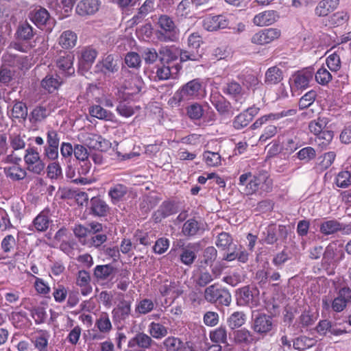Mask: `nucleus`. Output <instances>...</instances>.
<instances>
[{
	"mask_svg": "<svg viewBox=\"0 0 351 351\" xmlns=\"http://www.w3.org/2000/svg\"><path fill=\"white\" fill-rule=\"evenodd\" d=\"M62 83V80L59 76L56 75L54 77L53 75H48L42 80L41 85L43 88L49 93H52L58 89Z\"/></svg>",
	"mask_w": 351,
	"mask_h": 351,
	"instance_id": "nucleus-38",
	"label": "nucleus"
},
{
	"mask_svg": "<svg viewBox=\"0 0 351 351\" xmlns=\"http://www.w3.org/2000/svg\"><path fill=\"white\" fill-rule=\"evenodd\" d=\"M90 213L97 217H104L109 211V206L104 200L98 197L91 198L90 202Z\"/></svg>",
	"mask_w": 351,
	"mask_h": 351,
	"instance_id": "nucleus-20",
	"label": "nucleus"
},
{
	"mask_svg": "<svg viewBox=\"0 0 351 351\" xmlns=\"http://www.w3.org/2000/svg\"><path fill=\"white\" fill-rule=\"evenodd\" d=\"M34 34L32 26L27 21H25L19 23L15 36L19 40L28 41L34 37Z\"/></svg>",
	"mask_w": 351,
	"mask_h": 351,
	"instance_id": "nucleus-22",
	"label": "nucleus"
},
{
	"mask_svg": "<svg viewBox=\"0 0 351 351\" xmlns=\"http://www.w3.org/2000/svg\"><path fill=\"white\" fill-rule=\"evenodd\" d=\"M130 302L122 300L119 302L117 307L113 311V317L115 321L120 322L127 318L130 313Z\"/></svg>",
	"mask_w": 351,
	"mask_h": 351,
	"instance_id": "nucleus-31",
	"label": "nucleus"
},
{
	"mask_svg": "<svg viewBox=\"0 0 351 351\" xmlns=\"http://www.w3.org/2000/svg\"><path fill=\"white\" fill-rule=\"evenodd\" d=\"M315 77L316 81L322 85L327 84L332 79V75L330 72L324 67L318 69Z\"/></svg>",
	"mask_w": 351,
	"mask_h": 351,
	"instance_id": "nucleus-63",
	"label": "nucleus"
},
{
	"mask_svg": "<svg viewBox=\"0 0 351 351\" xmlns=\"http://www.w3.org/2000/svg\"><path fill=\"white\" fill-rule=\"evenodd\" d=\"M127 193L128 187L121 184L114 185L108 191V195L114 204L122 201Z\"/></svg>",
	"mask_w": 351,
	"mask_h": 351,
	"instance_id": "nucleus-35",
	"label": "nucleus"
},
{
	"mask_svg": "<svg viewBox=\"0 0 351 351\" xmlns=\"http://www.w3.org/2000/svg\"><path fill=\"white\" fill-rule=\"evenodd\" d=\"M49 115V110L45 106H37L30 112L29 120L33 124L43 121Z\"/></svg>",
	"mask_w": 351,
	"mask_h": 351,
	"instance_id": "nucleus-32",
	"label": "nucleus"
},
{
	"mask_svg": "<svg viewBox=\"0 0 351 351\" xmlns=\"http://www.w3.org/2000/svg\"><path fill=\"white\" fill-rule=\"evenodd\" d=\"M25 135L12 134L10 136V143L13 150L23 149L25 147Z\"/></svg>",
	"mask_w": 351,
	"mask_h": 351,
	"instance_id": "nucleus-58",
	"label": "nucleus"
},
{
	"mask_svg": "<svg viewBox=\"0 0 351 351\" xmlns=\"http://www.w3.org/2000/svg\"><path fill=\"white\" fill-rule=\"evenodd\" d=\"M191 4L189 0H182L176 8V15L178 17H187L191 12Z\"/></svg>",
	"mask_w": 351,
	"mask_h": 351,
	"instance_id": "nucleus-60",
	"label": "nucleus"
},
{
	"mask_svg": "<svg viewBox=\"0 0 351 351\" xmlns=\"http://www.w3.org/2000/svg\"><path fill=\"white\" fill-rule=\"evenodd\" d=\"M151 341V338L149 336L143 333H139L129 341L128 346L130 347H133L137 345L141 348H148Z\"/></svg>",
	"mask_w": 351,
	"mask_h": 351,
	"instance_id": "nucleus-52",
	"label": "nucleus"
},
{
	"mask_svg": "<svg viewBox=\"0 0 351 351\" xmlns=\"http://www.w3.org/2000/svg\"><path fill=\"white\" fill-rule=\"evenodd\" d=\"M232 19V16L227 13L215 16L208 15L203 20V27L209 32L230 28Z\"/></svg>",
	"mask_w": 351,
	"mask_h": 351,
	"instance_id": "nucleus-6",
	"label": "nucleus"
},
{
	"mask_svg": "<svg viewBox=\"0 0 351 351\" xmlns=\"http://www.w3.org/2000/svg\"><path fill=\"white\" fill-rule=\"evenodd\" d=\"M327 124L328 120L326 118L319 117L309 123L308 128L312 133L318 136L325 130Z\"/></svg>",
	"mask_w": 351,
	"mask_h": 351,
	"instance_id": "nucleus-47",
	"label": "nucleus"
},
{
	"mask_svg": "<svg viewBox=\"0 0 351 351\" xmlns=\"http://www.w3.org/2000/svg\"><path fill=\"white\" fill-rule=\"evenodd\" d=\"M118 59L113 55H108L97 66L101 65V71L105 74L114 73L119 70Z\"/></svg>",
	"mask_w": 351,
	"mask_h": 351,
	"instance_id": "nucleus-26",
	"label": "nucleus"
},
{
	"mask_svg": "<svg viewBox=\"0 0 351 351\" xmlns=\"http://www.w3.org/2000/svg\"><path fill=\"white\" fill-rule=\"evenodd\" d=\"M28 18L38 28L48 32H51L55 25V20L51 17L49 12L40 6H37L30 10Z\"/></svg>",
	"mask_w": 351,
	"mask_h": 351,
	"instance_id": "nucleus-4",
	"label": "nucleus"
},
{
	"mask_svg": "<svg viewBox=\"0 0 351 351\" xmlns=\"http://www.w3.org/2000/svg\"><path fill=\"white\" fill-rule=\"evenodd\" d=\"M237 79L247 89L255 88L259 82L257 77L249 72L239 75Z\"/></svg>",
	"mask_w": 351,
	"mask_h": 351,
	"instance_id": "nucleus-40",
	"label": "nucleus"
},
{
	"mask_svg": "<svg viewBox=\"0 0 351 351\" xmlns=\"http://www.w3.org/2000/svg\"><path fill=\"white\" fill-rule=\"evenodd\" d=\"M47 176L58 180L62 177V168L58 162H51L47 166Z\"/></svg>",
	"mask_w": 351,
	"mask_h": 351,
	"instance_id": "nucleus-61",
	"label": "nucleus"
},
{
	"mask_svg": "<svg viewBox=\"0 0 351 351\" xmlns=\"http://www.w3.org/2000/svg\"><path fill=\"white\" fill-rule=\"evenodd\" d=\"M317 93L315 90H310L302 96L298 103L300 109H305L309 107L315 100Z\"/></svg>",
	"mask_w": 351,
	"mask_h": 351,
	"instance_id": "nucleus-55",
	"label": "nucleus"
},
{
	"mask_svg": "<svg viewBox=\"0 0 351 351\" xmlns=\"http://www.w3.org/2000/svg\"><path fill=\"white\" fill-rule=\"evenodd\" d=\"M76 285L80 287L81 293L86 295L92 292L93 288L90 285V276L85 270H80L76 276Z\"/></svg>",
	"mask_w": 351,
	"mask_h": 351,
	"instance_id": "nucleus-21",
	"label": "nucleus"
},
{
	"mask_svg": "<svg viewBox=\"0 0 351 351\" xmlns=\"http://www.w3.org/2000/svg\"><path fill=\"white\" fill-rule=\"evenodd\" d=\"M246 321V315L243 312L233 313L228 319V326L231 329L241 327Z\"/></svg>",
	"mask_w": 351,
	"mask_h": 351,
	"instance_id": "nucleus-42",
	"label": "nucleus"
},
{
	"mask_svg": "<svg viewBox=\"0 0 351 351\" xmlns=\"http://www.w3.org/2000/svg\"><path fill=\"white\" fill-rule=\"evenodd\" d=\"M176 213L174 206L170 203L163 202L158 209L154 213V217L156 222L160 221L162 219L169 217Z\"/></svg>",
	"mask_w": 351,
	"mask_h": 351,
	"instance_id": "nucleus-33",
	"label": "nucleus"
},
{
	"mask_svg": "<svg viewBox=\"0 0 351 351\" xmlns=\"http://www.w3.org/2000/svg\"><path fill=\"white\" fill-rule=\"evenodd\" d=\"M228 335L230 346L233 343L247 342L250 339L248 330H230Z\"/></svg>",
	"mask_w": 351,
	"mask_h": 351,
	"instance_id": "nucleus-45",
	"label": "nucleus"
},
{
	"mask_svg": "<svg viewBox=\"0 0 351 351\" xmlns=\"http://www.w3.org/2000/svg\"><path fill=\"white\" fill-rule=\"evenodd\" d=\"M278 19L279 15L276 11L265 10L256 14L252 22L256 26H269L276 22Z\"/></svg>",
	"mask_w": 351,
	"mask_h": 351,
	"instance_id": "nucleus-13",
	"label": "nucleus"
},
{
	"mask_svg": "<svg viewBox=\"0 0 351 351\" xmlns=\"http://www.w3.org/2000/svg\"><path fill=\"white\" fill-rule=\"evenodd\" d=\"M296 155L299 160L307 162L315 158L316 152L313 147H306L300 149Z\"/></svg>",
	"mask_w": 351,
	"mask_h": 351,
	"instance_id": "nucleus-59",
	"label": "nucleus"
},
{
	"mask_svg": "<svg viewBox=\"0 0 351 351\" xmlns=\"http://www.w3.org/2000/svg\"><path fill=\"white\" fill-rule=\"evenodd\" d=\"M125 63L130 68L138 69L141 64L140 56L136 52H128L125 57Z\"/></svg>",
	"mask_w": 351,
	"mask_h": 351,
	"instance_id": "nucleus-57",
	"label": "nucleus"
},
{
	"mask_svg": "<svg viewBox=\"0 0 351 351\" xmlns=\"http://www.w3.org/2000/svg\"><path fill=\"white\" fill-rule=\"evenodd\" d=\"M204 298L209 303L225 306H230L232 302V296L229 291L217 283L205 289Z\"/></svg>",
	"mask_w": 351,
	"mask_h": 351,
	"instance_id": "nucleus-3",
	"label": "nucleus"
},
{
	"mask_svg": "<svg viewBox=\"0 0 351 351\" xmlns=\"http://www.w3.org/2000/svg\"><path fill=\"white\" fill-rule=\"evenodd\" d=\"M226 330H211L210 332V338L213 343H223L224 346H230L229 338L226 337Z\"/></svg>",
	"mask_w": 351,
	"mask_h": 351,
	"instance_id": "nucleus-49",
	"label": "nucleus"
},
{
	"mask_svg": "<svg viewBox=\"0 0 351 351\" xmlns=\"http://www.w3.org/2000/svg\"><path fill=\"white\" fill-rule=\"evenodd\" d=\"M339 0H322L315 8V14L326 16L333 12L338 6Z\"/></svg>",
	"mask_w": 351,
	"mask_h": 351,
	"instance_id": "nucleus-24",
	"label": "nucleus"
},
{
	"mask_svg": "<svg viewBox=\"0 0 351 351\" xmlns=\"http://www.w3.org/2000/svg\"><path fill=\"white\" fill-rule=\"evenodd\" d=\"M204 159L210 167H217L221 164V156L217 152L206 151L204 153Z\"/></svg>",
	"mask_w": 351,
	"mask_h": 351,
	"instance_id": "nucleus-56",
	"label": "nucleus"
},
{
	"mask_svg": "<svg viewBox=\"0 0 351 351\" xmlns=\"http://www.w3.org/2000/svg\"><path fill=\"white\" fill-rule=\"evenodd\" d=\"M117 111L121 116L128 118L134 114L135 108L127 103L120 101L117 107Z\"/></svg>",
	"mask_w": 351,
	"mask_h": 351,
	"instance_id": "nucleus-62",
	"label": "nucleus"
},
{
	"mask_svg": "<svg viewBox=\"0 0 351 351\" xmlns=\"http://www.w3.org/2000/svg\"><path fill=\"white\" fill-rule=\"evenodd\" d=\"M341 229L342 223L335 219L323 221L319 225V231L324 235L335 234Z\"/></svg>",
	"mask_w": 351,
	"mask_h": 351,
	"instance_id": "nucleus-27",
	"label": "nucleus"
},
{
	"mask_svg": "<svg viewBox=\"0 0 351 351\" xmlns=\"http://www.w3.org/2000/svg\"><path fill=\"white\" fill-rule=\"evenodd\" d=\"M237 304L254 308L258 306L260 302L259 291L256 288L245 286L239 289L236 292Z\"/></svg>",
	"mask_w": 351,
	"mask_h": 351,
	"instance_id": "nucleus-5",
	"label": "nucleus"
},
{
	"mask_svg": "<svg viewBox=\"0 0 351 351\" xmlns=\"http://www.w3.org/2000/svg\"><path fill=\"white\" fill-rule=\"evenodd\" d=\"M27 114V108L25 104L18 101L14 104L11 113L13 118L25 120Z\"/></svg>",
	"mask_w": 351,
	"mask_h": 351,
	"instance_id": "nucleus-48",
	"label": "nucleus"
},
{
	"mask_svg": "<svg viewBox=\"0 0 351 351\" xmlns=\"http://www.w3.org/2000/svg\"><path fill=\"white\" fill-rule=\"evenodd\" d=\"M215 244L222 250H230L232 244V238L229 233L222 232L217 235Z\"/></svg>",
	"mask_w": 351,
	"mask_h": 351,
	"instance_id": "nucleus-44",
	"label": "nucleus"
},
{
	"mask_svg": "<svg viewBox=\"0 0 351 351\" xmlns=\"http://www.w3.org/2000/svg\"><path fill=\"white\" fill-rule=\"evenodd\" d=\"M98 55L97 51L91 46L84 47L80 51V62L86 67H90Z\"/></svg>",
	"mask_w": 351,
	"mask_h": 351,
	"instance_id": "nucleus-25",
	"label": "nucleus"
},
{
	"mask_svg": "<svg viewBox=\"0 0 351 351\" xmlns=\"http://www.w3.org/2000/svg\"><path fill=\"white\" fill-rule=\"evenodd\" d=\"M159 27L156 32L158 40L164 43L176 42L178 40L179 29L172 18L166 14H161L158 19Z\"/></svg>",
	"mask_w": 351,
	"mask_h": 351,
	"instance_id": "nucleus-2",
	"label": "nucleus"
},
{
	"mask_svg": "<svg viewBox=\"0 0 351 351\" xmlns=\"http://www.w3.org/2000/svg\"><path fill=\"white\" fill-rule=\"evenodd\" d=\"M88 112L91 117L105 121H112L114 117L113 113L104 109L99 105H93L90 106Z\"/></svg>",
	"mask_w": 351,
	"mask_h": 351,
	"instance_id": "nucleus-29",
	"label": "nucleus"
},
{
	"mask_svg": "<svg viewBox=\"0 0 351 351\" xmlns=\"http://www.w3.org/2000/svg\"><path fill=\"white\" fill-rule=\"evenodd\" d=\"M351 304V289L343 287L337 293L331 304V309L337 313L342 312L348 306Z\"/></svg>",
	"mask_w": 351,
	"mask_h": 351,
	"instance_id": "nucleus-10",
	"label": "nucleus"
},
{
	"mask_svg": "<svg viewBox=\"0 0 351 351\" xmlns=\"http://www.w3.org/2000/svg\"><path fill=\"white\" fill-rule=\"evenodd\" d=\"M254 329H265L269 328L275 325L273 324L271 317L264 313H258L253 315Z\"/></svg>",
	"mask_w": 351,
	"mask_h": 351,
	"instance_id": "nucleus-36",
	"label": "nucleus"
},
{
	"mask_svg": "<svg viewBox=\"0 0 351 351\" xmlns=\"http://www.w3.org/2000/svg\"><path fill=\"white\" fill-rule=\"evenodd\" d=\"M317 341L313 337L301 336L293 340V347L297 350H305L315 345Z\"/></svg>",
	"mask_w": 351,
	"mask_h": 351,
	"instance_id": "nucleus-41",
	"label": "nucleus"
},
{
	"mask_svg": "<svg viewBox=\"0 0 351 351\" xmlns=\"http://www.w3.org/2000/svg\"><path fill=\"white\" fill-rule=\"evenodd\" d=\"M99 8L98 0H82L76 7V12L80 16L95 14Z\"/></svg>",
	"mask_w": 351,
	"mask_h": 351,
	"instance_id": "nucleus-18",
	"label": "nucleus"
},
{
	"mask_svg": "<svg viewBox=\"0 0 351 351\" xmlns=\"http://www.w3.org/2000/svg\"><path fill=\"white\" fill-rule=\"evenodd\" d=\"M241 190L246 195L255 193L258 190L256 182L254 180L253 174L251 173H243L239 177V183Z\"/></svg>",
	"mask_w": 351,
	"mask_h": 351,
	"instance_id": "nucleus-17",
	"label": "nucleus"
},
{
	"mask_svg": "<svg viewBox=\"0 0 351 351\" xmlns=\"http://www.w3.org/2000/svg\"><path fill=\"white\" fill-rule=\"evenodd\" d=\"M282 79V71L277 66L269 68L265 73V82L268 85L276 84L280 82Z\"/></svg>",
	"mask_w": 351,
	"mask_h": 351,
	"instance_id": "nucleus-30",
	"label": "nucleus"
},
{
	"mask_svg": "<svg viewBox=\"0 0 351 351\" xmlns=\"http://www.w3.org/2000/svg\"><path fill=\"white\" fill-rule=\"evenodd\" d=\"M156 0H145L142 5L138 9L137 14L131 19L132 25H137L150 12L154 10Z\"/></svg>",
	"mask_w": 351,
	"mask_h": 351,
	"instance_id": "nucleus-23",
	"label": "nucleus"
},
{
	"mask_svg": "<svg viewBox=\"0 0 351 351\" xmlns=\"http://www.w3.org/2000/svg\"><path fill=\"white\" fill-rule=\"evenodd\" d=\"M74 55L71 52L61 51L56 60L57 67L65 75L69 76L75 73L73 67Z\"/></svg>",
	"mask_w": 351,
	"mask_h": 351,
	"instance_id": "nucleus-11",
	"label": "nucleus"
},
{
	"mask_svg": "<svg viewBox=\"0 0 351 351\" xmlns=\"http://www.w3.org/2000/svg\"><path fill=\"white\" fill-rule=\"evenodd\" d=\"M253 178L258 189L269 191L271 189V180L269 178L266 172L253 175Z\"/></svg>",
	"mask_w": 351,
	"mask_h": 351,
	"instance_id": "nucleus-43",
	"label": "nucleus"
},
{
	"mask_svg": "<svg viewBox=\"0 0 351 351\" xmlns=\"http://www.w3.org/2000/svg\"><path fill=\"white\" fill-rule=\"evenodd\" d=\"M210 100L219 114L226 115L230 112V103L221 94L218 93L211 94Z\"/></svg>",
	"mask_w": 351,
	"mask_h": 351,
	"instance_id": "nucleus-16",
	"label": "nucleus"
},
{
	"mask_svg": "<svg viewBox=\"0 0 351 351\" xmlns=\"http://www.w3.org/2000/svg\"><path fill=\"white\" fill-rule=\"evenodd\" d=\"M186 114L192 120H199L204 114V109L198 103H193L186 108Z\"/></svg>",
	"mask_w": 351,
	"mask_h": 351,
	"instance_id": "nucleus-51",
	"label": "nucleus"
},
{
	"mask_svg": "<svg viewBox=\"0 0 351 351\" xmlns=\"http://www.w3.org/2000/svg\"><path fill=\"white\" fill-rule=\"evenodd\" d=\"M313 72L310 69L302 70L296 72L292 75L293 84L291 89L294 91L295 89H304L308 86L309 82L312 80Z\"/></svg>",
	"mask_w": 351,
	"mask_h": 351,
	"instance_id": "nucleus-12",
	"label": "nucleus"
},
{
	"mask_svg": "<svg viewBox=\"0 0 351 351\" xmlns=\"http://www.w3.org/2000/svg\"><path fill=\"white\" fill-rule=\"evenodd\" d=\"M154 308V302L149 299L141 300L136 307V311L141 314H147Z\"/></svg>",
	"mask_w": 351,
	"mask_h": 351,
	"instance_id": "nucleus-64",
	"label": "nucleus"
},
{
	"mask_svg": "<svg viewBox=\"0 0 351 351\" xmlns=\"http://www.w3.org/2000/svg\"><path fill=\"white\" fill-rule=\"evenodd\" d=\"M116 271L110 264L97 265L94 269V276L98 280H107Z\"/></svg>",
	"mask_w": 351,
	"mask_h": 351,
	"instance_id": "nucleus-34",
	"label": "nucleus"
},
{
	"mask_svg": "<svg viewBox=\"0 0 351 351\" xmlns=\"http://www.w3.org/2000/svg\"><path fill=\"white\" fill-rule=\"evenodd\" d=\"M202 83L199 79H194L182 86L171 97L169 104L172 106H180L181 103L197 99L201 95Z\"/></svg>",
	"mask_w": 351,
	"mask_h": 351,
	"instance_id": "nucleus-1",
	"label": "nucleus"
},
{
	"mask_svg": "<svg viewBox=\"0 0 351 351\" xmlns=\"http://www.w3.org/2000/svg\"><path fill=\"white\" fill-rule=\"evenodd\" d=\"M203 224L195 219L187 220L182 226V232L186 237H194L203 233Z\"/></svg>",
	"mask_w": 351,
	"mask_h": 351,
	"instance_id": "nucleus-19",
	"label": "nucleus"
},
{
	"mask_svg": "<svg viewBox=\"0 0 351 351\" xmlns=\"http://www.w3.org/2000/svg\"><path fill=\"white\" fill-rule=\"evenodd\" d=\"M194 244H189L186 247H182V252L180 254V260L182 263L186 266H191L197 258L194 251L191 250Z\"/></svg>",
	"mask_w": 351,
	"mask_h": 351,
	"instance_id": "nucleus-39",
	"label": "nucleus"
},
{
	"mask_svg": "<svg viewBox=\"0 0 351 351\" xmlns=\"http://www.w3.org/2000/svg\"><path fill=\"white\" fill-rule=\"evenodd\" d=\"M343 258L344 252L342 249L336 244H329L324 252L322 265L326 269H333Z\"/></svg>",
	"mask_w": 351,
	"mask_h": 351,
	"instance_id": "nucleus-8",
	"label": "nucleus"
},
{
	"mask_svg": "<svg viewBox=\"0 0 351 351\" xmlns=\"http://www.w3.org/2000/svg\"><path fill=\"white\" fill-rule=\"evenodd\" d=\"M224 94L228 95L234 100V105L237 110H239L245 101V91L239 82L234 80L228 82L223 88Z\"/></svg>",
	"mask_w": 351,
	"mask_h": 351,
	"instance_id": "nucleus-7",
	"label": "nucleus"
},
{
	"mask_svg": "<svg viewBox=\"0 0 351 351\" xmlns=\"http://www.w3.org/2000/svg\"><path fill=\"white\" fill-rule=\"evenodd\" d=\"M179 69V66H176L174 68H171L169 65L158 66L156 71V77L158 80H167L171 77L173 74H176Z\"/></svg>",
	"mask_w": 351,
	"mask_h": 351,
	"instance_id": "nucleus-37",
	"label": "nucleus"
},
{
	"mask_svg": "<svg viewBox=\"0 0 351 351\" xmlns=\"http://www.w3.org/2000/svg\"><path fill=\"white\" fill-rule=\"evenodd\" d=\"M336 184L340 188H347L351 185V173L348 171H340L336 177Z\"/></svg>",
	"mask_w": 351,
	"mask_h": 351,
	"instance_id": "nucleus-53",
	"label": "nucleus"
},
{
	"mask_svg": "<svg viewBox=\"0 0 351 351\" xmlns=\"http://www.w3.org/2000/svg\"><path fill=\"white\" fill-rule=\"evenodd\" d=\"M252 121V117L244 112L237 115L233 121V126L237 130L246 127Z\"/></svg>",
	"mask_w": 351,
	"mask_h": 351,
	"instance_id": "nucleus-54",
	"label": "nucleus"
},
{
	"mask_svg": "<svg viewBox=\"0 0 351 351\" xmlns=\"http://www.w3.org/2000/svg\"><path fill=\"white\" fill-rule=\"evenodd\" d=\"M159 60L161 62L169 64L178 58L181 54V49L175 46H162L159 49Z\"/></svg>",
	"mask_w": 351,
	"mask_h": 351,
	"instance_id": "nucleus-15",
	"label": "nucleus"
},
{
	"mask_svg": "<svg viewBox=\"0 0 351 351\" xmlns=\"http://www.w3.org/2000/svg\"><path fill=\"white\" fill-rule=\"evenodd\" d=\"M49 222L47 215L42 212L34 219L33 224L36 230L44 232L49 228Z\"/></svg>",
	"mask_w": 351,
	"mask_h": 351,
	"instance_id": "nucleus-50",
	"label": "nucleus"
},
{
	"mask_svg": "<svg viewBox=\"0 0 351 351\" xmlns=\"http://www.w3.org/2000/svg\"><path fill=\"white\" fill-rule=\"evenodd\" d=\"M77 39V35L74 32L66 30L61 34L58 43L63 49H69L75 46Z\"/></svg>",
	"mask_w": 351,
	"mask_h": 351,
	"instance_id": "nucleus-28",
	"label": "nucleus"
},
{
	"mask_svg": "<svg viewBox=\"0 0 351 351\" xmlns=\"http://www.w3.org/2000/svg\"><path fill=\"white\" fill-rule=\"evenodd\" d=\"M24 160L29 171L39 175L44 171L45 163L34 147H29L25 150Z\"/></svg>",
	"mask_w": 351,
	"mask_h": 351,
	"instance_id": "nucleus-9",
	"label": "nucleus"
},
{
	"mask_svg": "<svg viewBox=\"0 0 351 351\" xmlns=\"http://www.w3.org/2000/svg\"><path fill=\"white\" fill-rule=\"evenodd\" d=\"M5 173L7 177L13 180H21L26 177V171L19 166H12L5 168Z\"/></svg>",
	"mask_w": 351,
	"mask_h": 351,
	"instance_id": "nucleus-46",
	"label": "nucleus"
},
{
	"mask_svg": "<svg viewBox=\"0 0 351 351\" xmlns=\"http://www.w3.org/2000/svg\"><path fill=\"white\" fill-rule=\"evenodd\" d=\"M85 143L89 148L101 152L106 151L110 147V143L108 140L95 134H87Z\"/></svg>",
	"mask_w": 351,
	"mask_h": 351,
	"instance_id": "nucleus-14",
	"label": "nucleus"
}]
</instances>
